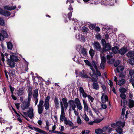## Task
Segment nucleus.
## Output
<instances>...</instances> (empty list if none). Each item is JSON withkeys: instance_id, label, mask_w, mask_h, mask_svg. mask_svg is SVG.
Masks as SVG:
<instances>
[{"instance_id": "obj_1", "label": "nucleus", "mask_w": 134, "mask_h": 134, "mask_svg": "<svg viewBox=\"0 0 134 134\" xmlns=\"http://www.w3.org/2000/svg\"><path fill=\"white\" fill-rule=\"evenodd\" d=\"M101 42L103 46L101 52L103 53L111 49V44L109 43H107L104 39H102L101 40Z\"/></svg>"}, {"instance_id": "obj_2", "label": "nucleus", "mask_w": 134, "mask_h": 134, "mask_svg": "<svg viewBox=\"0 0 134 134\" xmlns=\"http://www.w3.org/2000/svg\"><path fill=\"white\" fill-rule=\"evenodd\" d=\"M94 73L95 74L94 75L93 74V73L92 75L90 74V75L91 76L92 78V81L97 82L98 79V76H101L102 75L100 71L96 72L95 73V71Z\"/></svg>"}, {"instance_id": "obj_3", "label": "nucleus", "mask_w": 134, "mask_h": 134, "mask_svg": "<svg viewBox=\"0 0 134 134\" xmlns=\"http://www.w3.org/2000/svg\"><path fill=\"white\" fill-rule=\"evenodd\" d=\"M9 53H9V54H13L10 55V59H9V61H11L15 62H17L18 61L19 59H18L17 56L14 55V53H13L9 51Z\"/></svg>"}, {"instance_id": "obj_4", "label": "nucleus", "mask_w": 134, "mask_h": 134, "mask_svg": "<svg viewBox=\"0 0 134 134\" xmlns=\"http://www.w3.org/2000/svg\"><path fill=\"white\" fill-rule=\"evenodd\" d=\"M16 8V5L12 6L10 7H9V10L12 11L11 13L10 12H9V18L11 17H13L14 16L15 12L12 10L15 9Z\"/></svg>"}, {"instance_id": "obj_5", "label": "nucleus", "mask_w": 134, "mask_h": 134, "mask_svg": "<svg viewBox=\"0 0 134 134\" xmlns=\"http://www.w3.org/2000/svg\"><path fill=\"white\" fill-rule=\"evenodd\" d=\"M113 125L114 126H118V127H121L123 128L125 125V121L122 122L121 121H118L116 122V124L114 123L111 125V126L112 127H114Z\"/></svg>"}, {"instance_id": "obj_6", "label": "nucleus", "mask_w": 134, "mask_h": 134, "mask_svg": "<svg viewBox=\"0 0 134 134\" xmlns=\"http://www.w3.org/2000/svg\"><path fill=\"white\" fill-rule=\"evenodd\" d=\"M93 47L94 49L96 50L99 51L101 52L102 49H101V46L99 43L97 41H94V43L93 44Z\"/></svg>"}, {"instance_id": "obj_7", "label": "nucleus", "mask_w": 134, "mask_h": 134, "mask_svg": "<svg viewBox=\"0 0 134 134\" xmlns=\"http://www.w3.org/2000/svg\"><path fill=\"white\" fill-rule=\"evenodd\" d=\"M30 101H31L28 100L25 103L22 107L23 110H24L28 108L30 105Z\"/></svg>"}, {"instance_id": "obj_8", "label": "nucleus", "mask_w": 134, "mask_h": 134, "mask_svg": "<svg viewBox=\"0 0 134 134\" xmlns=\"http://www.w3.org/2000/svg\"><path fill=\"white\" fill-rule=\"evenodd\" d=\"M127 51V48L123 47L119 51V53L121 55H123L126 53Z\"/></svg>"}, {"instance_id": "obj_9", "label": "nucleus", "mask_w": 134, "mask_h": 134, "mask_svg": "<svg viewBox=\"0 0 134 134\" xmlns=\"http://www.w3.org/2000/svg\"><path fill=\"white\" fill-rule=\"evenodd\" d=\"M24 88L23 87L19 88V89L17 91V94L18 96H21L23 95L24 91Z\"/></svg>"}, {"instance_id": "obj_10", "label": "nucleus", "mask_w": 134, "mask_h": 134, "mask_svg": "<svg viewBox=\"0 0 134 134\" xmlns=\"http://www.w3.org/2000/svg\"><path fill=\"white\" fill-rule=\"evenodd\" d=\"M102 102V103H104L107 101H108V97L107 95H104V93L103 94L101 97Z\"/></svg>"}, {"instance_id": "obj_11", "label": "nucleus", "mask_w": 134, "mask_h": 134, "mask_svg": "<svg viewBox=\"0 0 134 134\" xmlns=\"http://www.w3.org/2000/svg\"><path fill=\"white\" fill-rule=\"evenodd\" d=\"M29 109V110L28 112V116L31 119H32L34 116L33 109L32 108H30Z\"/></svg>"}, {"instance_id": "obj_12", "label": "nucleus", "mask_w": 134, "mask_h": 134, "mask_svg": "<svg viewBox=\"0 0 134 134\" xmlns=\"http://www.w3.org/2000/svg\"><path fill=\"white\" fill-rule=\"evenodd\" d=\"M54 102L55 105V107L57 109L59 108V105L58 99L57 97H55L54 100Z\"/></svg>"}, {"instance_id": "obj_13", "label": "nucleus", "mask_w": 134, "mask_h": 134, "mask_svg": "<svg viewBox=\"0 0 134 134\" xmlns=\"http://www.w3.org/2000/svg\"><path fill=\"white\" fill-rule=\"evenodd\" d=\"M128 106L129 108L131 109L134 107V100L132 99H130L129 100Z\"/></svg>"}, {"instance_id": "obj_14", "label": "nucleus", "mask_w": 134, "mask_h": 134, "mask_svg": "<svg viewBox=\"0 0 134 134\" xmlns=\"http://www.w3.org/2000/svg\"><path fill=\"white\" fill-rule=\"evenodd\" d=\"M79 54H81L83 55L86 57L87 55V49L86 48H83L81 49V51L79 52Z\"/></svg>"}, {"instance_id": "obj_15", "label": "nucleus", "mask_w": 134, "mask_h": 134, "mask_svg": "<svg viewBox=\"0 0 134 134\" xmlns=\"http://www.w3.org/2000/svg\"><path fill=\"white\" fill-rule=\"evenodd\" d=\"M65 117V114L64 110H62L61 111V114L60 118V122L63 121Z\"/></svg>"}, {"instance_id": "obj_16", "label": "nucleus", "mask_w": 134, "mask_h": 134, "mask_svg": "<svg viewBox=\"0 0 134 134\" xmlns=\"http://www.w3.org/2000/svg\"><path fill=\"white\" fill-rule=\"evenodd\" d=\"M0 14L5 16H8V12L0 8Z\"/></svg>"}, {"instance_id": "obj_17", "label": "nucleus", "mask_w": 134, "mask_h": 134, "mask_svg": "<svg viewBox=\"0 0 134 134\" xmlns=\"http://www.w3.org/2000/svg\"><path fill=\"white\" fill-rule=\"evenodd\" d=\"M34 130L37 132L43 134H48L47 133L43 130L40 129L39 128L36 127H34Z\"/></svg>"}, {"instance_id": "obj_18", "label": "nucleus", "mask_w": 134, "mask_h": 134, "mask_svg": "<svg viewBox=\"0 0 134 134\" xmlns=\"http://www.w3.org/2000/svg\"><path fill=\"white\" fill-rule=\"evenodd\" d=\"M119 48L118 47L115 46L114 47L111 48V51L114 54H116L118 53L119 52Z\"/></svg>"}, {"instance_id": "obj_19", "label": "nucleus", "mask_w": 134, "mask_h": 134, "mask_svg": "<svg viewBox=\"0 0 134 134\" xmlns=\"http://www.w3.org/2000/svg\"><path fill=\"white\" fill-rule=\"evenodd\" d=\"M79 75L80 77L81 78H88V76L85 72H79Z\"/></svg>"}, {"instance_id": "obj_20", "label": "nucleus", "mask_w": 134, "mask_h": 134, "mask_svg": "<svg viewBox=\"0 0 134 134\" xmlns=\"http://www.w3.org/2000/svg\"><path fill=\"white\" fill-rule=\"evenodd\" d=\"M81 30L83 32L87 34L89 30L88 27L85 26H83L81 28Z\"/></svg>"}, {"instance_id": "obj_21", "label": "nucleus", "mask_w": 134, "mask_h": 134, "mask_svg": "<svg viewBox=\"0 0 134 134\" xmlns=\"http://www.w3.org/2000/svg\"><path fill=\"white\" fill-rule=\"evenodd\" d=\"M84 105V110L87 111L88 110V107L87 102L84 99H82Z\"/></svg>"}, {"instance_id": "obj_22", "label": "nucleus", "mask_w": 134, "mask_h": 134, "mask_svg": "<svg viewBox=\"0 0 134 134\" xmlns=\"http://www.w3.org/2000/svg\"><path fill=\"white\" fill-rule=\"evenodd\" d=\"M93 83L92 84L93 88L96 90H98L99 88V86L98 84L97 81Z\"/></svg>"}, {"instance_id": "obj_23", "label": "nucleus", "mask_w": 134, "mask_h": 134, "mask_svg": "<svg viewBox=\"0 0 134 134\" xmlns=\"http://www.w3.org/2000/svg\"><path fill=\"white\" fill-rule=\"evenodd\" d=\"M115 130L117 133L119 134H123L122 133L123 132V129L120 127L116 128L115 129Z\"/></svg>"}, {"instance_id": "obj_24", "label": "nucleus", "mask_w": 134, "mask_h": 134, "mask_svg": "<svg viewBox=\"0 0 134 134\" xmlns=\"http://www.w3.org/2000/svg\"><path fill=\"white\" fill-rule=\"evenodd\" d=\"M126 82L125 79H122L120 80L118 82V85L119 86H122Z\"/></svg>"}, {"instance_id": "obj_25", "label": "nucleus", "mask_w": 134, "mask_h": 134, "mask_svg": "<svg viewBox=\"0 0 134 134\" xmlns=\"http://www.w3.org/2000/svg\"><path fill=\"white\" fill-rule=\"evenodd\" d=\"M38 112L40 115L42 113L44 109V107L37 106Z\"/></svg>"}, {"instance_id": "obj_26", "label": "nucleus", "mask_w": 134, "mask_h": 134, "mask_svg": "<svg viewBox=\"0 0 134 134\" xmlns=\"http://www.w3.org/2000/svg\"><path fill=\"white\" fill-rule=\"evenodd\" d=\"M124 69V67L121 66H118L116 68V71L117 72H120V71H123Z\"/></svg>"}, {"instance_id": "obj_27", "label": "nucleus", "mask_w": 134, "mask_h": 134, "mask_svg": "<svg viewBox=\"0 0 134 134\" xmlns=\"http://www.w3.org/2000/svg\"><path fill=\"white\" fill-rule=\"evenodd\" d=\"M9 66L11 68H13L15 66V63L14 61H9Z\"/></svg>"}, {"instance_id": "obj_28", "label": "nucleus", "mask_w": 134, "mask_h": 134, "mask_svg": "<svg viewBox=\"0 0 134 134\" xmlns=\"http://www.w3.org/2000/svg\"><path fill=\"white\" fill-rule=\"evenodd\" d=\"M78 35L79 37V38L81 40L82 42L83 41L84 42H85V37L84 36H82L81 35L80 33L78 34Z\"/></svg>"}, {"instance_id": "obj_29", "label": "nucleus", "mask_w": 134, "mask_h": 134, "mask_svg": "<svg viewBox=\"0 0 134 134\" xmlns=\"http://www.w3.org/2000/svg\"><path fill=\"white\" fill-rule=\"evenodd\" d=\"M68 103L70 105V107L76 105L73 100L71 99L69 100L68 102Z\"/></svg>"}, {"instance_id": "obj_30", "label": "nucleus", "mask_w": 134, "mask_h": 134, "mask_svg": "<svg viewBox=\"0 0 134 134\" xmlns=\"http://www.w3.org/2000/svg\"><path fill=\"white\" fill-rule=\"evenodd\" d=\"M38 89H36L34 90L33 97L34 98H37L38 97Z\"/></svg>"}, {"instance_id": "obj_31", "label": "nucleus", "mask_w": 134, "mask_h": 134, "mask_svg": "<svg viewBox=\"0 0 134 134\" xmlns=\"http://www.w3.org/2000/svg\"><path fill=\"white\" fill-rule=\"evenodd\" d=\"M95 51L93 49H90L89 51V54L91 56V58H93L95 54Z\"/></svg>"}, {"instance_id": "obj_32", "label": "nucleus", "mask_w": 134, "mask_h": 134, "mask_svg": "<svg viewBox=\"0 0 134 134\" xmlns=\"http://www.w3.org/2000/svg\"><path fill=\"white\" fill-rule=\"evenodd\" d=\"M129 74L131 77H133L134 78V70L133 69H130L129 70Z\"/></svg>"}, {"instance_id": "obj_33", "label": "nucleus", "mask_w": 134, "mask_h": 134, "mask_svg": "<svg viewBox=\"0 0 134 134\" xmlns=\"http://www.w3.org/2000/svg\"><path fill=\"white\" fill-rule=\"evenodd\" d=\"M95 132L97 134H101L103 132V131L100 129H98L95 130Z\"/></svg>"}, {"instance_id": "obj_34", "label": "nucleus", "mask_w": 134, "mask_h": 134, "mask_svg": "<svg viewBox=\"0 0 134 134\" xmlns=\"http://www.w3.org/2000/svg\"><path fill=\"white\" fill-rule=\"evenodd\" d=\"M127 90L124 87H120L119 89V91L121 93H124L126 92Z\"/></svg>"}, {"instance_id": "obj_35", "label": "nucleus", "mask_w": 134, "mask_h": 134, "mask_svg": "<svg viewBox=\"0 0 134 134\" xmlns=\"http://www.w3.org/2000/svg\"><path fill=\"white\" fill-rule=\"evenodd\" d=\"M134 53L133 52L130 51L128 52V54H127V56L129 57H131L133 56Z\"/></svg>"}, {"instance_id": "obj_36", "label": "nucleus", "mask_w": 134, "mask_h": 134, "mask_svg": "<svg viewBox=\"0 0 134 134\" xmlns=\"http://www.w3.org/2000/svg\"><path fill=\"white\" fill-rule=\"evenodd\" d=\"M44 101L43 100H40L39 102V104L37 106L44 107Z\"/></svg>"}, {"instance_id": "obj_37", "label": "nucleus", "mask_w": 134, "mask_h": 134, "mask_svg": "<svg viewBox=\"0 0 134 134\" xmlns=\"http://www.w3.org/2000/svg\"><path fill=\"white\" fill-rule=\"evenodd\" d=\"M44 106L45 109L47 110L49 108V103H44Z\"/></svg>"}, {"instance_id": "obj_38", "label": "nucleus", "mask_w": 134, "mask_h": 134, "mask_svg": "<svg viewBox=\"0 0 134 134\" xmlns=\"http://www.w3.org/2000/svg\"><path fill=\"white\" fill-rule=\"evenodd\" d=\"M75 103L76 105L80 104L81 103L80 100L78 98H76L74 100Z\"/></svg>"}, {"instance_id": "obj_39", "label": "nucleus", "mask_w": 134, "mask_h": 134, "mask_svg": "<svg viewBox=\"0 0 134 134\" xmlns=\"http://www.w3.org/2000/svg\"><path fill=\"white\" fill-rule=\"evenodd\" d=\"M28 93V100L31 101V99L32 98V92H27Z\"/></svg>"}, {"instance_id": "obj_40", "label": "nucleus", "mask_w": 134, "mask_h": 134, "mask_svg": "<svg viewBox=\"0 0 134 134\" xmlns=\"http://www.w3.org/2000/svg\"><path fill=\"white\" fill-rule=\"evenodd\" d=\"M120 97L123 99H125L126 98V95L124 93H121L120 94Z\"/></svg>"}, {"instance_id": "obj_41", "label": "nucleus", "mask_w": 134, "mask_h": 134, "mask_svg": "<svg viewBox=\"0 0 134 134\" xmlns=\"http://www.w3.org/2000/svg\"><path fill=\"white\" fill-rule=\"evenodd\" d=\"M65 124L66 125L68 124L70 127H72L74 125L72 122L70 120H68V122L65 123Z\"/></svg>"}, {"instance_id": "obj_42", "label": "nucleus", "mask_w": 134, "mask_h": 134, "mask_svg": "<svg viewBox=\"0 0 134 134\" xmlns=\"http://www.w3.org/2000/svg\"><path fill=\"white\" fill-rule=\"evenodd\" d=\"M96 38L98 40H101L102 39V36L99 34H98L96 35L95 36Z\"/></svg>"}, {"instance_id": "obj_43", "label": "nucleus", "mask_w": 134, "mask_h": 134, "mask_svg": "<svg viewBox=\"0 0 134 134\" xmlns=\"http://www.w3.org/2000/svg\"><path fill=\"white\" fill-rule=\"evenodd\" d=\"M50 98V97L49 96H47L45 99L44 103H49V101Z\"/></svg>"}, {"instance_id": "obj_44", "label": "nucleus", "mask_w": 134, "mask_h": 134, "mask_svg": "<svg viewBox=\"0 0 134 134\" xmlns=\"http://www.w3.org/2000/svg\"><path fill=\"white\" fill-rule=\"evenodd\" d=\"M2 34H3V36L5 37V38H7L8 37V35L7 32L3 30L2 32Z\"/></svg>"}, {"instance_id": "obj_45", "label": "nucleus", "mask_w": 134, "mask_h": 134, "mask_svg": "<svg viewBox=\"0 0 134 134\" xmlns=\"http://www.w3.org/2000/svg\"><path fill=\"white\" fill-rule=\"evenodd\" d=\"M129 62L130 64L132 65H134V57L132 58L129 61Z\"/></svg>"}, {"instance_id": "obj_46", "label": "nucleus", "mask_w": 134, "mask_h": 134, "mask_svg": "<svg viewBox=\"0 0 134 134\" xmlns=\"http://www.w3.org/2000/svg\"><path fill=\"white\" fill-rule=\"evenodd\" d=\"M120 63V61L118 60L116 61L114 63V65L115 67H116L118 66Z\"/></svg>"}, {"instance_id": "obj_47", "label": "nucleus", "mask_w": 134, "mask_h": 134, "mask_svg": "<svg viewBox=\"0 0 134 134\" xmlns=\"http://www.w3.org/2000/svg\"><path fill=\"white\" fill-rule=\"evenodd\" d=\"M84 62L86 64L89 66H90L91 64V62L87 60H84Z\"/></svg>"}, {"instance_id": "obj_48", "label": "nucleus", "mask_w": 134, "mask_h": 134, "mask_svg": "<svg viewBox=\"0 0 134 134\" xmlns=\"http://www.w3.org/2000/svg\"><path fill=\"white\" fill-rule=\"evenodd\" d=\"M62 101L63 104L68 103L67 102V99L66 97L63 98L62 99Z\"/></svg>"}, {"instance_id": "obj_49", "label": "nucleus", "mask_w": 134, "mask_h": 134, "mask_svg": "<svg viewBox=\"0 0 134 134\" xmlns=\"http://www.w3.org/2000/svg\"><path fill=\"white\" fill-rule=\"evenodd\" d=\"M77 122L79 125L81 124V120L79 116H78L77 118Z\"/></svg>"}, {"instance_id": "obj_50", "label": "nucleus", "mask_w": 134, "mask_h": 134, "mask_svg": "<svg viewBox=\"0 0 134 134\" xmlns=\"http://www.w3.org/2000/svg\"><path fill=\"white\" fill-rule=\"evenodd\" d=\"M70 11L69 12L68 14V18L69 19L70 21L71 20V17L72 16V12Z\"/></svg>"}, {"instance_id": "obj_51", "label": "nucleus", "mask_w": 134, "mask_h": 134, "mask_svg": "<svg viewBox=\"0 0 134 134\" xmlns=\"http://www.w3.org/2000/svg\"><path fill=\"white\" fill-rule=\"evenodd\" d=\"M96 26V25L91 24L90 25L89 28L91 30H93L95 28Z\"/></svg>"}, {"instance_id": "obj_52", "label": "nucleus", "mask_w": 134, "mask_h": 134, "mask_svg": "<svg viewBox=\"0 0 134 134\" xmlns=\"http://www.w3.org/2000/svg\"><path fill=\"white\" fill-rule=\"evenodd\" d=\"M88 97L89 99H90L91 102H93L94 99L90 95H88Z\"/></svg>"}, {"instance_id": "obj_53", "label": "nucleus", "mask_w": 134, "mask_h": 134, "mask_svg": "<svg viewBox=\"0 0 134 134\" xmlns=\"http://www.w3.org/2000/svg\"><path fill=\"white\" fill-rule=\"evenodd\" d=\"M13 47V45L12 43L10 41H9V50H12Z\"/></svg>"}, {"instance_id": "obj_54", "label": "nucleus", "mask_w": 134, "mask_h": 134, "mask_svg": "<svg viewBox=\"0 0 134 134\" xmlns=\"http://www.w3.org/2000/svg\"><path fill=\"white\" fill-rule=\"evenodd\" d=\"M0 25L3 26L4 25V22L3 19L0 17Z\"/></svg>"}, {"instance_id": "obj_55", "label": "nucleus", "mask_w": 134, "mask_h": 134, "mask_svg": "<svg viewBox=\"0 0 134 134\" xmlns=\"http://www.w3.org/2000/svg\"><path fill=\"white\" fill-rule=\"evenodd\" d=\"M60 103L61 109V110H64V107L63 105V102L62 101H60Z\"/></svg>"}, {"instance_id": "obj_56", "label": "nucleus", "mask_w": 134, "mask_h": 134, "mask_svg": "<svg viewBox=\"0 0 134 134\" xmlns=\"http://www.w3.org/2000/svg\"><path fill=\"white\" fill-rule=\"evenodd\" d=\"M49 123L48 121L47 120L46 121V126L45 127L46 129L47 130H49Z\"/></svg>"}, {"instance_id": "obj_57", "label": "nucleus", "mask_w": 134, "mask_h": 134, "mask_svg": "<svg viewBox=\"0 0 134 134\" xmlns=\"http://www.w3.org/2000/svg\"><path fill=\"white\" fill-rule=\"evenodd\" d=\"M77 108L80 110H81L82 109V107L81 105V103L77 104L76 105Z\"/></svg>"}, {"instance_id": "obj_58", "label": "nucleus", "mask_w": 134, "mask_h": 134, "mask_svg": "<svg viewBox=\"0 0 134 134\" xmlns=\"http://www.w3.org/2000/svg\"><path fill=\"white\" fill-rule=\"evenodd\" d=\"M102 62L105 63L106 62V58L104 56H102L101 58Z\"/></svg>"}, {"instance_id": "obj_59", "label": "nucleus", "mask_w": 134, "mask_h": 134, "mask_svg": "<svg viewBox=\"0 0 134 134\" xmlns=\"http://www.w3.org/2000/svg\"><path fill=\"white\" fill-rule=\"evenodd\" d=\"M9 88L10 89L11 92L12 94H13V91H14V88L12 87L11 85L9 86Z\"/></svg>"}, {"instance_id": "obj_60", "label": "nucleus", "mask_w": 134, "mask_h": 134, "mask_svg": "<svg viewBox=\"0 0 134 134\" xmlns=\"http://www.w3.org/2000/svg\"><path fill=\"white\" fill-rule=\"evenodd\" d=\"M5 37L3 36V35L2 33H0V40L1 41H3L4 40V38Z\"/></svg>"}, {"instance_id": "obj_61", "label": "nucleus", "mask_w": 134, "mask_h": 134, "mask_svg": "<svg viewBox=\"0 0 134 134\" xmlns=\"http://www.w3.org/2000/svg\"><path fill=\"white\" fill-rule=\"evenodd\" d=\"M82 96L85 98H86L87 97H88V95L87 94L85 91L82 93Z\"/></svg>"}, {"instance_id": "obj_62", "label": "nucleus", "mask_w": 134, "mask_h": 134, "mask_svg": "<svg viewBox=\"0 0 134 134\" xmlns=\"http://www.w3.org/2000/svg\"><path fill=\"white\" fill-rule=\"evenodd\" d=\"M90 66V69H91V70L92 71L93 73V74L94 75L95 74L94 73V72H95V70L93 68V66L92 65V64L90 66Z\"/></svg>"}, {"instance_id": "obj_63", "label": "nucleus", "mask_w": 134, "mask_h": 134, "mask_svg": "<svg viewBox=\"0 0 134 134\" xmlns=\"http://www.w3.org/2000/svg\"><path fill=\"white\" fill-rule=\"evenodd\" d=\"M100 65L101 69H102L103 70H104L105 68L104 64L101 62L100 64Z\"/></svg>"}, {"instance_id": "obj_64", "label": "nucleus", "mask_w": 134, "mask_h": 134, "mask_svg": "<svg viewBox=\"0 0 134 134\" xmlns=\"http://www.w3.org/2000/svg\"><path fill=\"white\" fill-rule=\"evenodd\" d=\"M95 31L97 32H99L100 31V28L98 26H97L95 28Z\"/></svg>"}]
</instances>
